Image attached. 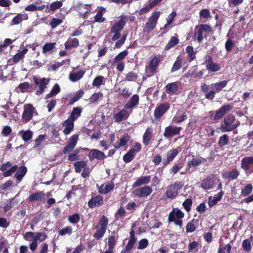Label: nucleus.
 I'll return each instance as SVG.
<instances>
[{
	"label": "nucleus",
	"mask_w": 253,
	"mask_h": 253,
	"mask_svg": "<svg viewBox=\"0 0 253 253\" xmlns=\"http://www.w3.org/2000/svg\"><path fill=\"white\" fill-rule=\"evenodd\" d=\"M32 118V105L28 104L24 106L22 119L25 121H29Z\"/></svg>",
	"instance_id": "412c9836"
},
{
	"label": "nucleus",
	"mask_w": 253,
	"mask_h": 253,
	"mask_svg": "<svg viewBox=\"0 0 253 253\" xmlns=\"http://www.w3.org/2000/svg\"><path fill=\"white\" fill-rule=\"evenodd\" d=\"M198 243L197 242L193 241L190 243L188 245V253L198 252Z\"/></svg>",
	"instance_id": "603ef678"
},
{
	"label": "nucleus",
	"mask_w": 253,
	"mask_h": 253,
	"mask_svg": "<svg viewBox=\"0 0 253 253\" xmlns=\"http://www.w3.org/2000/svg\"><path fill=\"white\" fill-rule=\"evenodd\" d=\"M79 45V41L77 38H69L65 43V48L67 51H70L74 48L77 47Z\"/></svg>",
	"instance_id": "dca6fc26"
},
{
	"label": "nucleus",
	"mask_w": 253,
	"mask_h": 253,
	"mask_svg": "<svg viewBox=\"0 0 253 253\" xmlns=\"http://www.w3.org/2000/svg\"><path fill=\"white\" fill-rule=\"evenodd\" d=\"M169 108L168 103L161 104L158 106L154 111V117L155 118H159L162 117Z\"/></svg>",
	"instance_id": "f8f14e48"
},
{
	"label": "nucleus",
	"mask_w": 253,
	"mask_h": 253,
	"mask_svg": "<svg viewBox=\"0 0 253 253\" xmlns=\"http://www.w3.org/2000/svg\"><path fill=\"white\" fill-rule=\"evenodd\" d=\"M105 18L103 17V11L100 10L94 16V21L96 22H103L105 21Z\"/></svg>",
	"instance_id": "13d9d810"
},
{
	"label": "nucleus",
	"mask_w": 253,
	"mask_h": 253,
	"mask_svg": "<svg viewBox=\"0 0 253 253\" xmlns=\"http://www.w3.org/2000/svg\"><path fill=\"white\" fill-rule=\"evenodd\" d=\"M55 42H50L46 43L42 47V52L45 53L47 52L50 51L55 47Z\"/></svg>",
	"instance_id": "de8ad7c7"
},
{
	"label": "nucleus",
	"mask_w": 253,
	"mask_h": 253,
	"mask_svg": "<svg viewBox=\"0 0 253 253\" xmlns=\"http://www.w3.org/2000/svg\"><path fill=\"white\" fill-rule=\"evenodd\" d=\"M192 204V200L190 199H187L183 203L182 206L186 211H189L191 210Z\"/></svg>",
	"instance_id": "69168bd1"
},
{
	"label": "nucleus",
	"mask_w": 253,
	"mask_h": 253,
	"mask_svg": "<svg viewBox=\"0 0 253 253\" xmlns=\"http://www.w3.org/2000/svg\"><path fill=\"white\" fill-rule=\"evenodd\" d=\"M214 184V181L210 177H208L203 179L201 187L204 189H209L212 188Z\"/></svg>",
	"instance_id": "7c9ffc66"
},
{
	"label": "nucleus",
	"mask_w": 253,
	"mask_h": 253,
	"mask_svg": "<svg viewBox=\"0 0 253 253\" xmlns=\"http://www.w3.org/2000/svg\"><path fill=\"white\" fill-rule=\"evenodd\" d=\"M114 186L115 185L114 182L112 181H111L109 182H107L102 184L98 188V191L101 194H106L112 190L114 189Z\"/></svg>",
	"instance_id": "4468645a"
},
{
	"label": "nucleus",
	"mask_w": 253,
	"mask_h": 253,
	"mask_svg": "<svg viewBox=\"0 0 253 253\" xmlns=\"http://www.w3.org/2000/svg\"><path fill=\"white\" fill-rule=\"evenodd\" d=\"M17 170L15 174V178L19 183L26 173L27 169L25 167H20L18 169L17 168Z\"/></svg>",
	"instance_id": "a878e982"
},
{
	"label": "nucleus",
	"mask_w": 253,
	"mask_h": 253,
	"mask_svg": "<svg viewBox=\"0 0 253 253\" xmlns=\"http://www.w3.org/2000/svg\"><path fill=\"white\" fill-rule=\"evenodd\" d=\"M15 199H11L7 201L3 207V210L5 211H9L15 205Z\"/></svg>",
	"instance_id": "3c124183"
},
{
	"label": "nucleus",
	"mask_w": 253,
	"mask_h": 253,
	"mask_svg": "<svg viewBox=\"0 0 253 253\" xmlns=\"http://www.w3.org/2000/svg\"><path fill=\"white\" fill-rule=\"evenodd\" d=\"M17 169V166L15 165V166L12 167L11 168H10L8 170L4 171V173H3V176L4 177H8V176L11 175L13 172L16 171V170Z\"/></svg>",
	"instance_id": "0e129e2a"
},
{
	"label": "nucleus",
	"mask_w": 253,
	"mask_h": 253,
	"mask_svg": "<svg viewBox=\"0 0 253 253\" xmlns=\"http://www.w3.org/2000/svg\"><path fill=\"white\" fill-rule=\"evenodd\" d=\"M129 140V137L127 135H124L114 145V146L115 149H119L121 147L125 146Z\"/></svg>",
	"instance_id": "c756f323"
},
{
	"label": "nucleus",
	"mask_w": 253,
	"mask_h": 253,
	"mask_svg": "<svg viewBox=\"0 0 253 253\" xmlns=\"http://www.w3.org/2000/svg\"><path fill=\"white\" fill-rule=\"evenodd\" d=\"M187 119L186 115L183 114L180 116H175L172 119V122L176 123H180L181 122Z\"/></svg>",
	"instance_id": "e2e57ef3"
},
{
	"label": "nucleus",
	"mask_w": 253,
	"mask_h": 253,
	"mask_svg": "<svg viewBox=\"0 0 253 253\" xmlns=\"http://www.w3.org/2000/svg\"><path fill=\"white\" fill-rule=\"evenodd\" d=\"M184 216V213L178 208L172 209L169 215L168 220L170 222H174L175 224L182 228L183 222L182 218Z\"/></svg>",
	"instance_id": "7ed1b4c3"
},
{
	"label": "nucleus",
	"mask_w": 253,
	"mask_h": 253,
	"mask_svg": "<svg viewBox=\"0 0 253 253\" xmlns=\"http://www.w3.org/2000/svg\"><path fill=\"white\" fill-rule=\"evenodd\" d=\"M135 154L134 153L133 150H129V151L123 157V160L126 163L130 162L133 160Z\"/></svg>",
	"instance_id": "49530a36"
},
{
	"label": "nucleus",
	"mask_w": 253,
	"mask_h": 253,
	"mask_svg": "<svg viewBox=\"0 0 253 253\" xmlns=\"http://www.w3.org/2000/svg\"><path fill=\"white\" fill-rule=\"evenodd\" d=\"M34 80L37 86L35 87L36 89V94L41 95L42 94L44 89L46 87V85L48 84L49 80L45 78L38 79L36 77L34 78Z\"/></svg>",
	"instance_id": "423d86ee"
},
{
	"label": "nucleus",
	"mask_w": 253,
	"mask_h": 253,
	"mask_svg": "<svg viewBox=\"0 0 253 253\" xmlns=\"http://www.w3.org/2000/svg\"><path fill=\"white\" fill-rule=\"evenodd\" d=\"M253 164V157H248L244 158L241 162V168L245 170L249 169L251 165Z\"/></svg>",
	"instance_id": "bb28decb"
},
{
	"label": "nucleus",
	"mask_w": 253,
	"mask_h": 253,
	"mask_svg": "<svg viewBox=\"0 0 253 253\" xmlns=\"http://www.w3.org/2000/svg\"><path fill=\"white\" fill-rule=\"evenodd\" d=\"M62 126L65 127L63 131L64 134L66 135H68L73 129L74 122L68 119L63 123Z\"/></svg>",
	"instance_id": "6ab92c4d"
},
{
	"label": "nucleus",
	"mask_w": 253,
	"mask_h": 253,
	"mask_svg": "<svg viewBox=\"0 0 253 253\" xmlns=\"http://www.w3.org/2000/svg\"><path fill=\"white\" fill-rule=\"evenodd\" d=\"M232 109V106L230 105H227L222 106L218 111L215 112L213 119L218 120L221 119L227 112Z\"/></svg>",
	"instance_id": "9d476101"
},
{
	"label": "nucleus",
	"mask_w": 253,
	"mask_h": 253,
	"mask_svg": "<svg viewBox=\"0 0 253 253\" xmlns=\"http://www.w3.org/2000/svg\"><path fill=\"white\" fill-rule=\"evenodd\" d=\"M165 90L168 94H173L178 90V85L176 82L168 84L165 87Z\"/></svg>",
	"instance_id": "5701e85b"
},
{
	"label": "nucleus",
	"mask_w": 253,
	"mask_h": 253,
	"mask_svg": "<svg viewBox=\"0 0 253 253\" xmlns=\"http://www.w3.org/2000/svg\"><path fill=\"white\" fill-rule=\"evenodd\" d=\"M72 228L70 226H67L64 228H63L59 231V235L61 236H64L65 235H70L72 234Z\"/></svg>",
	"instance_id": "09e8293b"
},
{
	"label": "nucleus",
	"mask_w": 253,
	"mask_h": 253,
	"mask_svg": "<svg viewBox=\"0 0 253 253\" xmlns=\"http://www.w3.org/2000/svg\"><path fill=\"white\" fill-rule=\"evenodd\" d=\"M231 248L230 244H227L225 247H220L217 253H231Z\"/></svg>",
	"instance_id": "bf43d9fd"
},
{
	"label": "nucleus",
	"mask_w": 253,
	"mask_h": 253,
	"mask_svg": "<svg viewBox=\"0 0 253 253\" xmlns=\"http://www.w3.org/2000/svg\"><path fill=\"white\" fill-rule=\"evenodd\" d=\"M178 153L177 149H173L169 151L166 154V159L163 160V164L167 165L171 162Z\"/></svg>",
	"instance_id": "2eb2a0df"
},
{
	"label": "nucleus",
	"mask_w": 253,
	"mask_h": 253,
	"mask_svg": "<svg viewBox=\"0 0 253 253\" xmlns=\"http://www.w3.org/2000/svg\"><path fill=\"white\" fill-rule=\"evenodd\" d=\"M207 68L211 72H216L220 69L218 64H207Z\"/></svg>",
	"instance_id": "774afa93"
},
{
	"label": "nucleus",
	"mask_w": 253,
	"mask_h": 253,
	"mask_svg": "<svg viewBox=\"0 0 253 253\" xmlns=\"http://www.w3.org/2000/svg\"><path fill=\"white\" fill-rule=\"evenodd\" d=\"M75 170L76 172H80L82 169H85L87 167V163L85 161H80L75 162L74 164Z\"/></svg>",
	"instance_id": "c9c22d12"
},
{
	"label": "nucleus",
	"mask_w": 253,
	"mask_h": 253,
	"mask_svg": "<svg viewBox=\"0 0 253 253\" xmlns=\"http://www.w3.org/2000/svg\"><path fill=\"white\" fill-rule=\"evenodd\" d=\"M151 179L150 175L143 176L139 177L132 184L133 188L139 187L142 185L148 184Z\"/></svg>",
	"instance_id": "f3484780"
},
{
	"label": "nucleus",
	"mask_w": 253,
	"mask_h": 253,
	"mask_svg": "<svg viewBox=\"0 0 253 253\" xmlns=\"http://www.w3.org/2000/svg\"><path fill=\"white\" fill-rule=\"evenodd\" d=\"M153 129L152 128L148 127L143 136V143L145 145H148L152 137Z\"/></svg>",
	"instance_id": "b1692460"
},
{
	"label": "nucleus",
	"mask_w": 253,
	"mask_h": 253,
	"mask_svg": "<svg viewBox=\"0 0 253 253\" xmlns=\"http://www.w3.org/2000/svg\"><path fill=\"white\" fill-rule=\"evenodd\" d=\"M158 64H149L146 66V72L148 74L154 73L158 68Z\"/></svg>",
	"instance_id": "864d4df0"
},
{
	"label": "nucleus",
	"mask_w": 253,
	"mask_h": 253,
	"mask_svg": "<svg viewBox=\"0 0 253 253\" xmlns=\"http://www.w3.org/2000/svg\"><path fill=\"white\" fill-rule=\"evenodd\" d=\"M96 229L97 231L94 234L93 236L95 239L99 240L103 237L106 231L99 228Z\"/></svg>",
	"instance_id": "338daca9"
},
{
	"label": "nucleus",
	"mask_w": 253,
	"mask_h": 253,
	"mask_svg": "<svg viewBox=\"0 0 253 253\" xmlns=\"http://www.w3.org/2000/svg\"><path fill=\"white\" fill-rule=\"evenodd\" d=\"M19 133L25 141L29 140L32 137V131L30 130H21Z\"/></svg>",
	"instance_id": "79ce46f5"
},
{
	"label": "nucleus",
	"mask_w": 253,
	"mask_h": 253,
	"mask_svg": "<svg viewBox=\"0 0 253 253\" xmlns=\"http://www.w3.org/2000/svg\"><path fill=\"white\" fill-rule=\"evenodd\" d=\"M45 200V195L43 192H38L33 193V201H44Z\"/></svg>",
	"instance_id": "a18cd8bd"
},
{
	"label": "nucleus",
	"mask_w": 253,
	"mask_h": 253,
	"mask_svg": "<svg viewBox=\"0 0 253 253\" xmlns=\"http://www.w3.org/2000/svg\"><path fill=\"white\" fill-rule=\"evenodd\" d=\"M81 112L82 109L80 108H74L69 119L74 122L79 116H80Z\"/></svg>",
	"instance_id": "e433bc0d"
},
{
	"label": "nucleus",
	"mask_w": 253,
	"mask_h": 253,
	"mask_svg": "<svg viewBox=\"0 0 253 253\" xmlns=\"http://www.w3.org/2000/svg\"><path fill=\"white\" fill-rule=\"evenodd\" d=\"M62 5L63 3L62 1L53 2L49 5H46L45 11L49 12L50 10L55 11V10L60 8Z\"/></svg>",
	"instance_id": "2f4dec72"
},
{
	"label": "nucleus",
	"mask_w": 253,
	"mask_h": 253,
	"mask_svg": "<svg viewBox=\"0 0 253 253\" xmlns=\"http://www.w3.org/2000/svg\"><path fill=\"white\" fill-rule=\"evenodd\" d=\"M160 14V12L158 11L153 12L152 13L148 21L146 23L143 27L144 32L149 33L155 29Z\"/></svg>",
	"instance_id": "20e7f679"
},
{
	"label": "nucleus",
	"mask_w": 253,
	"mask_h": 253,
	"mask_svg": "<svg viewBox=\"0 0 253 253\" xmlns=\"http://www.w3.org/2000/svg\"><path fill=\"white\" fill-rule=\"evenodd\" d=\"M181 129L182 128L180 126H169L165 128L164 136L167 138H171L174 135L179 134Z\"/></svg>",
	"instance_id": "0eeeda50"
},
{
	"label": "nucleus",
	"mask_w": 253,
	"mask_h": 253,
	"mask_svg": "<svg viewBox=\"0 0 253 253\" xmlns=\"http://www.w3.org/2000/svg\"><path fill=\"white\" fill-rule=\"evenodd\" d=\"M88 157L90 161H92L95 159L102 161L106 158V156L103 152L95 149L90 150L88 154Z\"/></svg>",
	"instance_id": "1a4fd4ad"
},
{
	"label": "nucleus",
	"mask_w": 253,
	"mask_h": 253,
	"mask_svg": "<svg viewBox=\"0 0 253 253\" xmlns=\"http://www.w3.org/2000/svg\"><path fill=\"white\" fill-rule=\"evenodd\" d=\"M104 77L102 76L97 77L93 81L92 85L94 86H99L102 84L103 82Z\"/></svg>",
	"instance_id": "680f3d73"
},
{
	"label": "nucleus",
	"mask_w": 253,
	"mask_h": 253,
	"mask_svg": "<svg viewBox=\"0 0 253 253\" xmlns=\"http://www.w3.org/2000/svg\"><path fill=\"white\" fill-rule=\"evenodd\" d=\"M84 94V92L83 90H79L77 93L73 97L72 100H70V104H73L75 102L79 100Z\"/></svg>",
	"instance_id": "052dcab7"
},
{
	"label": "nucleus",
	"mask_w": 253,
	"mask_h": 253,
	"mask_svg": "<svg viewBox=\"0 0 253 253\" xmlns=\"http://www.w3.org/2000/svg\"><path fill=\"white\" fill-rule=\"evenodd\" d=\"M152 192V189L148 186L137 188L133 191V193L137 197L145 198L149 196Z\"/></svg>",
	"instance_id": "6e6552de"
},
{
	"label": "nucleus",
	"mask_w": 253,
	"mask_h": 253,
	"mask_svg": "<svg viewBox=\"0 0 253 253\" xmlns=\"http://www.w3.org/2000/svg\"><path fill=\"white\" fill-rule=\"evenodd\" d=\"M27 51V48H24L22 50L16 53L12 58L14 62L17 63L22 59Z\"/></svg>",
	"instance_id": "4c0bfd02"
},
{
	"label": "nucleus",
	"mask_w": 253,
	"mask_h": 253,
	"mask_svg": "<svg viewBox=\"0 0 253 253\" xmlns=\"http://www.w3.org/2000/svg\"><path fill=\"white\" fill-rule=\"evenodd\" d=\"M28 18V14L26 13L18 14L16 16H14L12 19L11 22L13 25H18L23 20H27Z\"/></svg>",
	"instance_id": "c85d7f7f"
},
{
	"label": "nucleus",
	"mask_w": 253,
	"mask_h": 253,
	"mask_svg": "<svg viewBox=\"0 0 253 253\" xmlns=\"http://www.w3.org/2000/svg\"><path fill=\"white\" fill-rule=\"evenodd\" d=\"M103 96L102 93L101 92L95 93L93 94L89 98V100L91 103L96 102L100 98Z\"/></svg>",
	"instance_id": "5fc2aeb1"
},
{
	"label": "nucleus",
	"mask_w": 253,
	"mask_h": 253,
	"mask_svg": "<svg viewBox=\"0 0 253 253\" xmlns=\"http://www.w3.org/2000/svg\"><path fill=\"white\" fill-rule=\"evenodd\" d=\"M118 238V236H116L115 235H111L109 237L108 242V249L114 250L113 249L117 241Z\"/></svg>",
	"instance_id": "37998d69"
},
{
	"label": "nucleus",
	"mask_w": 253,
	"mask_h": 253,
	"mask_svg": "<svg viewBox=\"0 0 253 253\" xmlns=\"http://www.w3.org/2000/svg\"><path fill=\"white\" fill-rule=\"evenodd\" d=\"M126 24L125 18L122 17L121 19L116 22L111 28L110 33H120L123 30Z\"/></svg>",
	"instance_id": "ddd939ff"
},
{
	"label": "nucleus",
	"mask_w": 253,
	"mask_h": 253,
	"mask_svg": "<svg viewBox=\"0 0 253 253\" xmlns=\"http://www.w3.org/2000/svg\"><path fill=\"white\" fill-rule=\"evenodd\" d=\"M211 31V29L209 25L201 24L195 27L194 37L199 43H201L204 38H206L209 33Z\"/></svg>",
	"instance_id": "f257e3e1"
},
{
	"label": "nucleus",
	"mask_w": 253,
	"mask_h": 253,
	"mask_svg": "<svg viewBox=\"0 0 253 253\" xmlns=\"http://www.w3.org/2000/svg\"><path fill=\"white\" fill-rule=\"evenodd\" d=\"M235 120V118L233 115L230 114L226 116L224 119V124L220 127V130L222 132L230 131L237 128L240 125V122H238L235 124L231 125Z\"/></svg>",
	"instance_id": "f03ea898"
},
{
	"label": "nucleus",
	"mask_w": 253,
	"mask_h": 253,
	"mask_svg": "<svg viewBox=\"0 0 253 253\" xmlns=\"http://www.w3.org/2000/svg\"><path fill=\"white\" fill-rule=\"evenodd\" d=\"M80 215L78 213H75L68 217L69 221L73 224L77 223L80 220Z\"/></svg>",
	"instance_id": "4d7b16f0"
},
{
	"label": "nucleus",
	"mask_w": 253,
	"mask_h": 253,
	"mask_svg": "<svg viewBox=\"0 0 253 253\" xmlns=\"http://www.w3.org/2000/svg\"><path fill=\"white\" fill-rule=\"evenodd\" d=\"M227 84V81L224 80L221 82L211 84V88L213 89L216 92H218L222 90Z\"/></svg>",
	"instance_id": "72a5a7b5"
},
{
	"label": "nucleus",
	"mask_w": 253,
	"mask_h": 253,
	"mask_svg": "<svg viewBox=\"0 0 253 253\" xmlns=\"http://www.w3.org/2000/svg\"><path fill=\"white\" fill-rule=\"evenodd\" d=\"M79 138V135L78 134H74L70 138V142L65 147L63 150V153L64 154L68 153L70 152L76 146L77 141Z\"/></svg>",
	"instance_id": "9b49d317"
},
{
	"label": "nucleus",
	"mask_w": 253,
	"mask_h": 253,
	"mask_svg": "<svg viewBox=\"0 0 253 253\" xmlns=\"http://www.w3.org/2000/svg\"><path fill=\"white\" fill-rule=\"evenodd\" d=\"M183 186L182 182H175L167 188L166 196L170 199L175 198L178 194V190Z\"/></svg>",
	"instance_id": "39448f33"
},
{
	"label": "nucleus",
	"mask_w": 253,
	"mask_h": 253,
	"mask_svg": "<svg viewBox=\"0 0 253 253\" xmlns=\"http://www.w3.org/2000/svg\"><path fill=\"white\" fill-rule=\"evenodd\" d=\"M84 74V72L83 70L72 72L70 74L69 79L72 82H76L81 79Z\"/></svg>",
	"instance_id": "473e14b6"
},
{
	"label": "nucleus",
	"mask_w": 253,
	"mask_h": 253,
	"mask_svg": "<svg viewBox=\"0 0 253 253\" xmlns=\"http://www.w3.org/2000/svg\"><path fill=\"white\" fill-rule=\"evenodd\" d=\"M139 102V96L137 94L133 95L130 98L129 101L126 103L125 108L126 109H129L133 108Z\"/></svg>",
	"instance_id": "cd10ccee"
},
{
	"label": "nucleus",
	"mask_w": 253,
	"mask_h": 253,
	"mask_svg": "<svg viewBox=\"0 0 253 253\" xmlns=\"http://www.w3.org/2000/svg\"><path fill=\"white\" fill-rule=\"evenodd\" d=\"M31 85L28 83H23L20 84L17 88V89H19L20 91L22 92H25L28 91V90L30 88Z\"/></svg>",
	"instance_id": "8fccbe9b"
},
{
	"label": "nucleus",
	"mask_w": 253,
	"mask_h": 253,
	"mask_svg": "<svg viewBox=\"0 0 253 253\" xmlns=\"http://www.w3.org/2000/svg\"><path fill=\"white\" fill-rule=\"evenodd\" d=\"M108 223V218L105 216L103 215L101 218L96 228H99L106 231Z\"/></svg>",
	"instance_id": "f704fd0d"
},
{
	"label": "nucleus",
	"mask_w": 253,
	"mask_h": 253,
	"mask_svg": "<svg viewBox=\"0 0 253 253\" xmlns=\"http://www.w3.org/2000/svg\"><path fill=\"white\" fill-rule=\"evenodd\" d=\"M179 40L177 36L172 37L169 40L168 44L165 47L166 50H168L174 46L178 43Z\"/></svg>",
	"instance_id": "ea45409f"
},
{
	"label": "nucleus",
	"mask_w": 253,
	"mask_h": 253,
	"mask_svg": "<svg viewBox=\"0 0 253 253\" xmlns=\"http://www.w3.org/2000/svg\"><path fill=\"white\" fill-rule=\"evenodd\" d=\"M62 22H63V21L62 19L53 18L51 19V20L49 23V25L52 29H54L57 26L60 25Z\"/></svg>",
	"instance_id": "6e6d98bb"
},
{
	"label": "nucleus",
	"mask_w": 253,
	"mask_h": 253,
	"mask_svg": "<svg viewBox=\"0 0 253 253\" xmlns=\"http://www.w3.org/2000/svg\"><path fill=\"white\" fill-rule=\"evenodd\" d=\"M103 202V198L101 196L98 195L91 199L88 203V205L90 208H92L101 205Z\"/></svg>",
	"instance_id": "aec40b11"
},
{
	"label": "nucleus",
	"mask_w": 253,
	"mask_h": 253,
	"mask_svg": "<svg viewBox=\"0 0 253 253\" xmlns=\"http://www.w3.org/2000/svg\"><path fill=\"white\" fill-rule=\"evenodd\" d=\"M60 91L59 85L56 84H55L50 92L45 96V99L49 98L51 97L57 95Z\"/></svg>",
	"instance_id": "58836bf2"
},
{
	"label": "nucleus",
	"mask_w": 253,
	"mask_h": 253,
	"mask_svg": "<svg viewBox=\"0 0 253 253\" xmlns=\"http://www.w3.org/2000/svg\"><path fill=\"white\" fill-rule=\"evenodd\" d=\"M207 159L201 157L193 158L189 161L187 165L189 167H195L207 162Z\"/></svg>",
	"instance_id": "a211bd4d"
},
{
	"label": "nucleus",
	"mask_w": 253,
	"mask_h": 253,
	"mask_svg": "<svg viewBox=\"0 0 253 253\" xmlns=\"http://www.w3.org/2000/svg\"><path fill=\"white\" fill-rule=\"evenodd\" d=\"M186 52L187 53V59L189 62H191L195 58V53L193 51L192 46H188L186 48Z\"/></svg>",
	"instance_id": "a19ab883"
},
{
	"label": "nucleus",
	"mask_w": 253,
	"mask_h": 253,
	"mask_svg": "<svg viewBox=\"0 0 253 253\" xmlns=\"http://www.w3.org/2000/svg\"><path fill=\"white\" fill-rule=\"evenodd\" d=\"M253 190V186L251 184L246 185L241 190V195L244 196L249 195Z\"/></svg>",
	"instance_id": "c03bdc74"
},
{
	"label": "nucleus",
	"mask_w": 253,
	"mask_h": 253,
	"mask_svg": "<svg viewBox=\"0 0 253 253\" xmlns=\"http://www.w3.org/2000/svg\"><path fill=\"white\" fill-rule=\"evenodd\" d=\"M223 195V192L220 191L218 195L214 197L211 196L209 198V206L210 207H212L214 205H215L218 202L220 201L222 196Z\"/></svg>",
	"instance_id": "393cba45"
},
{
	"label": "nucleus",
	"mask_w": 253,
	"mask_h": 253,
	"mask_svg": "<svg viewBox=\"0 0 253 253\" xmlns=\"http://www.w3.org/2000/svg\"><path fill=\"white\" fill-rule=\"evenodd\" d=\"M129 114L126 109H122L119 112L113 116V119L116 122H120L121 121L126 119L128 117Z\"/></svg>",
	"instance_id": "4be33fe9"
}]
</instances>
